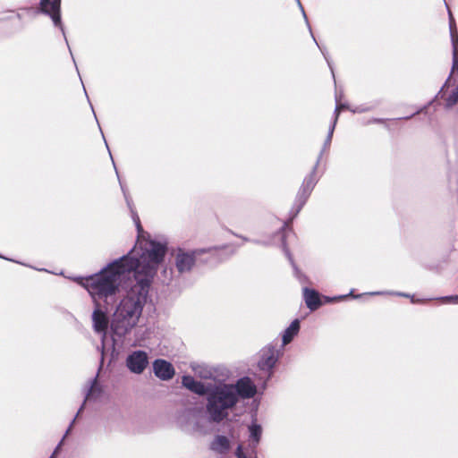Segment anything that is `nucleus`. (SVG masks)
Segmentation results:
<instances>
[{
  "mask_svg": "<svg viewBox=\"0 0 458 458\" xmlns=\"http://www.w3.org/2000/svg\"><path fill=\"white\" fill-rule=\"evenodd\" d=\"M138 244L141 250V266L133 274L132 279H130L126 295L112 315H141L153 279L164 261L165 243L139 236Z\"/></svg>",
  "mask_w": 458,
  "mask_h": 458,
  "instance_id": "obj_1",
  "label": "nucleus"
},
{
  "mask_svg": "<svg viewBox=\"0 0 458 458\" xmlns=\"http://www.w3.org/2000/svg\"><path fill=\"white\" fill-rule=\"evenodd\" d=\"M141 266V250L138 242L133 250L126 255L108 263L98 273L82 279V285L87 289L95 302L103 301L106 310L96 309L91 315H106L116 302L122 283L131 276Z\"/></svg>",
  "mask_w": 458,
  "mask_h": 458,
  "instance_id": "obj_2",
  "label": "nucleus"
},
{
  "mask_svg": "<svg viewBox=\"0 0 458 458\" xmlns=\"http://www.w3.org/2000/svg\"><path fill=\"white\" fill-rule=\"evenodd\" d=\"M256 391V386L249 377L241 378L235 386H218L208 396V411L213 420L220 421L227 415L226 410L235 404L238 395L250 398Z\"/></svg>",
  "mask_w": 458,
  "mask_h": 458,
  "instance_id": "obj_3",
  "label": "nucleus"
},
{
  "mask_svg": "<svg viewBox=\"0 0 458 458\" xmlns=\"http://www.w3.org/2000/svg\"><path fill=\"white\" fill-rule=\"evenodd\" d=\"M205 249H199L194 250H185L178 249L174 252V265L178 272L184 273L192 269L199 256L205 253Z\"/></svg>",
  "mask_w": 458,
  "mask_h": 458,
  "instance_id": "obj_4",
  "label": "nucleus"
},
{
  "mask_svg": "<svg viewBox=\"0 0 458 458\" xmlns=\"http://www.w3.org/2000/svg\"><path fill=\"white\" fill-rule=\"evenodd\" d=\"M319 162H320V156H318L317 162H316L310 174L308 175L304 179L302 185L299 190V192L296 196V200H295L296 210L293 215V217L296 216L298 215V213L301 211V209L303 208V206L305 205L306 201L308 200L312 190L314 189V187L318 182V179L315 177V174H316V170H317V167H318Z\"/></svg>",
  "mask_w": 458,
  "mask_h": 458,
  "instance_id": "obj_5",
  "label": "nucleus"
},
{
  "mask_svg": "<svg viewBox=\"0 0 458 458\" xmlns=\"http://www.w3.org/2000/svg\"><path fill=\"white\" fill-rule=\"evenodd\" d=\"M345 297H346L345 295H341V296H335L334 298H329L327 296H320L319 293L313 289H309V288L303 289V299L305 301L307 307L310 310V311H315L324 303H328L335 300H342Z\"/></svg>",
  "mask_w": 458,
  "mask_h": 458,
  "instance_id": "obj_6",
  "label": "nucleus"
},
{
  "mask_svg": "<svg viewBox=\"0 0 458 458\" xmlns=\"http://www.w3.org/2000/svg\"><path fill=\"white\" fill-rule=\"evenodd\" d=\"M450 83L451 78L449 77L436 96V98H440L445 100L446 110L452 109L458 104V84L450 89Z\"/></svg>",
  "mask_w": 458,
  "mask_h": 458,
  "instance_id": "obj_7",
  "label": "nucleus"
},
{
  "mask_svg": "<svg viewBox=\"0 0 458 458\" xmlns=\"http://www.w3.org/2000/svg\"><path fill=\"white\" fill-rule=\"evenodd\" d=\"M61 0H40L41 12L50 15L54 24L59 27L64 35L60 15Z\"/></svg>",
  "mask_w": 458,
  "mask_h": 458,
  "instance_id": "obj_8",
  "label": "nucleus"
},
{
  "mask_svg": "<svg viewBox=\"0 0 458 458\" xmlns=\"http://www.w3.org/2000/svg\"><path fill=\"white\" fill-rule=\"evenodd\" d=\"M126 363L131 372L140 374L148 364V355L142 351L134 352L128 356Z\"/></svg>",
  "mask_w": 458,
  "mask_h": 458,
  "instance_id": "obj_9",
  "label": "nucleus"
},
{
  "mask_svg": "<svg viewBox=\"0 0 458 458\" xmlns=\"http://www.w3.org/2000/svg\"><path fill=\"white\" fill-rule=\"evenodd\" d=\"M261 358L259 361V367L261 370H264L266 374H268L270 369L276 364L278 353L271 346L265 347L261 350Z\"/></svg>",
  "mask_w": 458,
  "mask_h": 458,
  "instance_id": "obj_10",
  "label": "nucleus"
},
{
  "mask_svg": "<svg viewBox=\"0 0 458 458\" xmlns=\"http://www.w3.org/2000/svg\"><path fill=\"white\" fill-rule=\"evenodd\" d=\"M153 369L155 375L163 380L170 379L174 375L173 365L165 360H155L153 363Z\"/></svg>",
  "mask_w": 458,
  "mask_h": 458,
  "instance_id": "obj_11",
  "label": "nucleus"
},
{
  "mask_svg": "<svg viewBox=\"0 0 458 458\" xmlns=\"http://www.w3.org/2000/svg\"><path fill=\"white\" fill-rule=\"evenodd\" d=\"M182 384L186 388L198 394H204L207 393V390L204 387V386L201 385L199 382L194 380V378L190 376H184L182 377Z\"/></svg>",
  "mask_w": 458,
  "mask_h": 458,
  "instance_id": "obj_12",
  "label": "nucleus"
},
{
  "mask_svg": "<svg viewBox=\"0 0 458 458\" xmlns=\"http://www.w3.org/2000/svg\"><path fill=\"white\" fill-rule=\"evenodd\" d=\"M450 16V33L452 38V45H453V62L458 60V35L456 30H454V24L453 21V17L451 13L449 12Z\"/></svg>",
  "mask_w": 458,
  "mask_h": 458,
  "instance_id": "obj_13",
  "label": "nucleus"
},
{
  "mask_svg": "<svg viewBox=\"0 0 458 458\" xmlns=\"http://www.w3.org/2000/svg\"><path fill=\"white\" fill-rule=\"evenodd\" d=\"M229 440L225 437L218 436L212 443L211 448L220 454L225 453L229 449Z\"/></svg>",
  "mask_w": 458,
  "mask_h": 458,
  "instance_id": "obj_14",
  "label": "nucleus"
},
{
  "mask_svg": "<svg viewBox=\"0 0 458 458\" xmlns=\"http://www.w3.org/2000/svg\"><path fill=\"white\" fill-rule=\"evenodd\" d=\"M300 329V323L298 319H295L292 322L290 327L284 331V334L283 335V344H287L292 341L293 336L297 335L298 331Z\"/></svg>",
  "mask_w": 458,
  "mask_h": 458,
  "instance_id": "obj_15",
  "label": "nucleus"
},
{
  "mask_svg": "<svg viewBox=\"0 0 458 458\" xmlns=\"http://www.w3.org/2000/svg\"><path fill=\"white\" fill-rule=\"evenodd\" d=\"M94 328L98 333H105L108 326V317H93Z\"/></svg>",
  "mask_w": 458,
  "mask_h": 458,
  "instance_id": "obj_16",
  "label": "nucleus"
},
{
  "mask_svg": "<svg viewBox=\"0 0 458 458\" xmlns=\"http://www.w3.org/2000/svg\"><path fill=\"white\" fill-rule=\"evenodd\" d=\"M335 123H332V124L330 125L329 127V130H328V133H327V139L325 140V143H324V146H323V149L321 150L319 156L320 157H322V154L323 152L329 148V145L331 143V140H332V137H333V133H334V131H335Z\"/></svg>",
  "mask_w": 458,
  "mask_h": 458,
  "instance_id": "obj_17",
  "label": "nucleus"
},
{
  "mask_svg": "<svg viewBox=\"0 0 458 458\" xmlns=\"http://www.w3.org/2000/svg\"><path fill=\"white\" fill-rule=\"evenodd\" d=\"M335 101H336V106H335V118H334V121H333V123H337L340 111H342L344 109H350L348 105L340 103L337 95L335 96Z\"/></svg>",
  "mask_w": 458,
  "mask_h": 458,
  "instance_id": "obj_18",
  "label": "nucleus"
},
{
  "mask_svg": "<svg viewBox=\"0 0 458 458\" xmlns=\"http://www.w3.org/2000/svg\"><path fill=\"white\" fill-rule=\"evenodd\" d=\"M250 437L258 443L261 436V428L259 425L253 424L250 427Z\"/></svg>",
  "mask_w": 458,
  "mask_h": 458,
  "instance_id": "obj_19",
  "label": "nucleus"
},
{
  "mask_svg": "<svg viewBox=\"0 0 458 458\" xmlns=\"http://www.w3.org/2000/svg\"><path fill=\"white\" fill-rule=\"evenodd\" d=\"M443 301L444 302H454V303H458V295H454V296H446V297H444L442 298Z\"/></svg>",
  "mask_w": 458,
  "mask_h": 458,
  "instance_id": "obj_20",
  "label": "nucleus"
},
{
  "mask_svg": "<svg viewBox=\"0 0 458 458\" xmlns=\"http://www.w3.org/2000/svg\"><path fill=\"white\" fill-rule=\"evenodd\" d=\"M236 456L237 458H246V456L243 454L242 446L239 445L236 450Z\"/></svg>",
  "mask_w": 458,
  "mask_h": 458,
  "instance_id": "obj_21",
  "label": "nucleus"
},
{
  "mask_svg": "<svg viewBox=\"0 0 458 458\" xmlns=\"http://www.w3.org/2000/svg\"><path fill=\"white\" fill-rule=\"evenodd\" d=\"M304 20H306V19L304 18ZM305 22H306V24H307V26H308V28H309V30H310V34H311V37H312V38H313L314 42H315V43L317 44V46L318 47V49H320V50H321V52H322L323 50L321 49V47H319V46H318V42H317V40H316L315 37L313 36V34H312V32H311V27H310V23H309V21L307 20V21H305Z\"/></svg>",
  "mask_w": 458,
  "mask_h": 458,
  "instance_id": "obj_22",
  "label": "nucleus"
},
{
  "mask_svg": "<svg viewBox=\"0 0 458 458\" xmlns=\"http://www.w3.org/2000/svg\"><path fill=\"white\" fill-rule=\"evenodd\" d=\"M283 246H284V251L285 255L287 256L288 259L293 263L292 256H291L289 250H287L284 242L283 243Z\"/></svg>",
  "mask_w": 458,
  "mask_h": 458,
  "instance_id": "obj_23",
  "label": "nucleus"
},
{
  "mask_svg": "<svg viewBox=\"0 0 458 458\" xmlns=\"http://www.w3.org/2000/svg\"><path fill=\"white\" fill-rule=\"evenodd\" d=\"M296 2H297V4H298V6L300 7V9H301V13H302V15H303V18H305V19L307 20V15H306V13H305V11H304L303 6L301 5V1H300V0H296Z\"/></svg>",
  "mask_w": 458,
  "mask_h": 458,
  "instance_id": "obj_24",
  "label": "nucleus"
},
{
  "mask_svg": "<svg viewBox=\"0 0 458 458\" xmlns=\"http://www.w3.org/2000/svg\"><path fill=\"white\" fill-rule=\"evenodd\" d=\"M322 54H323V55H324V57H325V59L327 60V64H328L329 68L331 69V72H333V69H332V66H331L330 61L328 60V58H327V54H326L324 51H322Z\"/></svg>",
  "mask_w": 458,
  "mask_h": 458,
  "instance_id": "obj_25",
  "label": "nucleus"
},
{
  "mask_svg": "<svg viewBox=\"0 0 458 458\" xmlns=\"http://www.w3.org/2000/svg\"><path fill=\"white\" fill-rule=\"evenodd\" d=\"M121 187H122V191H123L126 202H127L128 206L130 207L131 203H130V200H129V199H128V197L126 195V192H125V191H124V189H123V187L122 185H121Z\"/></svg>",
  "mask_w": 458,
  "mask_h": 458,
  "instance_id": "obj_26",
  "label": "nucleus"
},
{
  "mask_svg": "<svg viewBox=\"0 0 458 458\" xmlns=\"http://www.w3.org/2000/svg\"><path fill=\"white\" fill-rule=\"evenodd\" d=\"M397 295L408 297L409 295L406 293H398Z\"/></svg>",
  "mask_w": 458,
  "mask_h": 458,
  "instance_id": "obj_27",
  "label": "nucleus"
},
{
  "mask_svg": "<svg viewBox=\"0 0 458 458\" xmlns=\"http://www.w3.org/2000/svg\"><path fill=\"white\" fill-rule=\"evenodd\" d=\"M352 111L353 113H356V112H362V111H364V109H361V110H359V109H352Z\"/></svg>",
  "mask_w": 458,
  "mask_h": 458,
  "instance_id": "obj_28",
  "label": "nucleus"
},
{
  "mask_svg": "<svg viewBox=\"0 0 458 458\" xmlns=\"http://www.w3.org/2000/svg\"><path fill=\"white\" fill-rule=\"evenodd\" d=\"M137 227H138V230H139V231H140V230H141V227H140V223H139V222L137 223Z\"/></svg>",
  "mask_w": 458,
  "mask_h": 458,
  "instance_id": "obj_29",
  "label": "nucleus"
},
{
  "mask_svg": "<svg viewBox=\"0 0 458 458\" xmlns=\"http://www.w3.org/2000/svg\"><path fill=\"white\" fill-rule=\"evenodd\" d=\"M242 238L245 242H250V240H249V239H247V238H244V237H242Z\"/></svg>",
  "mask_w": 458,
  "mask_h": 458,
  "instance_id": "obj_30",
  "label": "nucleus"
},
{
  "mask_svg": "<svg viewBox=\"0 0 458 458\" xmlns=\"http://www.w3.org/2000/svg\"><path fill=\"white\" fill-rule=\"evenodd\" d=\"M256 243H261L259 241H253Z\"/></svg>",
  "mask_w": 458,
  "mask_h": 458,
  "instance_id": "obj_31",
  "label": "nucleus"
},
{
  "mask_svg": "<svg viewBox=\"0 0 458 458\" xmlns=\"http://www.w3.org/2000/svg\"><path fill=\"white\" fill-rule=\"evenodd\" d=\"M0 258H2V256L0 255Z\"/></svg>",
  "mask_w": 458,
  "mask_h": 458,
  "instance_id": "obj_32",
  "label": "nucleus"
}]
</instances>
